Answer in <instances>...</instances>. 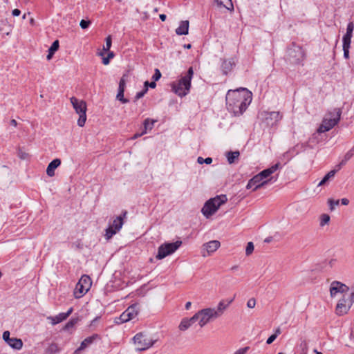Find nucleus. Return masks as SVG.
Segmentation results:
<instances>
[{
  "mask_svg": "<svg viewBox=\"0 0 354 354\" xmlns=\"http://www.w3.org/2000/svg\"><path fill=\"white\" fill-rule=\"evenodd\" d=\"M78 318H72L63 328L64 330H69L71 328H73L74 326L78 322Z\"/></svg>",
  "mask_w": 354,
  "mask_h": 354,
  "instance_id": "obj_38",
  "label": "nucleus"
},
{
  "mask_svg": "<svg viewBox=\"0 0 354 354\" xmlns=\"http://www.w3.org/2000/svg\"><path fill=\"white\" fill-rule=\"evenodd\" d=\"M117 324H122L131 320L130 317H129V314L127 313V310L124 311L120 315V316L118 318H117Z\"/></svg>",
  "mask_w": 354,
  "mask_h": 354,
  "instance_id": "obj_35",
  "label": "nucleus"
},
{
  "mask_svg": "<svg viewBox=\"0 0 354 354\" xmlns=\"http://www.w3.org/2000/svg\"><path fill=\"white\" fill-rule=\"evenodd\" d=\"M354 156V147L350 149L344 156L342 160L340 162V165H344L348 160H349Z\"/></svg>",
  "mask_w": 354,
  "mask_h": 354,
  "instance_id": "obj_36",
  "label": "nucleus"
},
{
  "mask_svg": "<svg viewBox=\"0 0 354 354\" xmlns=\"http://www.w3.org/2000/svg\"><path fill=\"white\" fill-rule=\"evenodd\" d=\"M18 156L22 159V160H25L28 157V153H27L25 151H23L21 149H19L18 151Z\"/></svg>",
  "mask_w": 354,
  "mask_h": 354,
  "instance_id": "obj_48",
  "label": "nucleus"
},
{
  "mask_svg": "<svg viewBox=\"0 0 354 354\" xmlns=\"http://www.w3.org/2000/svg\"><path fill=\"white\" fill-rule=\"evenodd\" d=\"M268 182V180H263L259 174L254 176L252 178L248 183L246 186L247 189H250L254 187L253 190L256 191L257 189L263 187Z\"/></svg>",
  "mask_w": 354,
  "mask_h": 354,
  "instance_id": "obj_14",
  "label": "nucleus"
},
{
  "mask_svg": "<svg viewBox=\"0 0 354 354\" xmlns=\"http://www.w3.org/2000/svg\"><path fill=\"white\" fill-rule=\"evenodd\" d=\"M259 118L266 127H274L277 125L283 118V114L279 111H263L259 113Z\"/></svg>",
  "mask_w": 354,
  "mask_h": 354,
  "instance_id": "obj_6",
  "label": "nucleus"
},
{
  "mask_svg": "<svg viewBox=\"0 0 354 354\" xmlns=\"http://www.w3.org/2000/svg\"><path fill=\"white\" fill-rule=\"evenodd\" d=\"M159 17L161 19V21H165L167 19V16L165 14H160L159 15Z\"/></svg>",
  "mask_w": 354,
  "mask_h": 354,
  "instance_id": "obj_61",
  "label": "nucleus"
},
{
  "mask_svg": "<svg viewBox=\"0 0 354 354\" xmlns=\"http://www.w3.org/2000/svg\"><path fill=\"white\" fill-rule=\"evenodd\" d=\"M193 75V68L190 67L185 75L183 76L178 82L172 84V91L180 97L185 96L190 89Z\"/></svg>",
  "mask_w": 354,
  "mask_h": 354,
  "instance_id": "obj_2",
  "label": "nucleus"
},
{
  "mask_svg": "<svg viewBox=\"0 0 354 354\" xmlns=\"http://www.w3.org/2000/svg\"><path fill=\"white\" fill-rule=\"evenodd\" d=\"M12 14L15 17H18L20 15L21 11L20 10L16 8L12 10Z\"/></svg>",
  "mask_w": 354,
  "mask_h": 354,
  "instance_id": "obj_55",
  "label": "nucleus"
},
{
  "mask_svg": "<svg viewBox=\"0 0 354 354\" xmlns=\"http://www.w3.org/2000/svg\"><path fill=\"white\" fill-rule=\"evenodd\" d=\"M105 41H106V44H105V46H103V51H100V52L97 53V55L100 57L104 56V52L109 51V50L111 47V44H112L111 36L109 35L108 37H106Z\"/></svg>",
  "mask_w": 354,
  "mask_h": 354,
  "instance_id": "obj_31",
  "label": "nucleus"
},
{
  "mask_svg": "<svg viewBox=\"0 0 354 354\" xmlns=\"http://www.w3.org/2000/svg\"><path fill=\"white\" fill-rule=\"evenodd\" d=\"M346 299L348 301L349 304H351L352 306L353 304L354 303V292H351L349 295L347 292L346 293Z\"/></svg>",
  "mask_w": 354,
  "mask_h": 354,
  "instance_id": "obj_49",
  "label": "nucleus"
},
{
  "mask_svg": "<svg viewBox=\"0 0 354 354\" xmlns=\"http://www.w3.org/2000/svg\"><path fill=\"white\" fill-rule=\"evenodd\" d=\"M58 48H59V41L55 40V41H53L51 46L48 49V53L46 57L48 60H50L53 57L54 53L58 50Z\"/></svg>",
  "mask_w": 354,
  "mask_h": 354,
  "instance_id": "obj_29",
  "label": "nucleus"
},
{
  "mask_svg": "<svg viewBox=\"0 0 354 354\" xmlns=\"http://www.w3.org/2000/svg\"><path fill=\"white\" fill-rule=\"evenodd\" d=\"M127 214V212L124 211L121 215L117 216L113 220L112 225L106 230L105 236L106 239H110L114 234L120 231L124 224V219L126 218Z\"/></svg>",
  "mask_w": 354,
  "mask_h": 354,
  "instance_id": "obj_8",
  "label": "nucleus"
},
{
  "mask_svg": "<svg viewBox=\"0 0 354 354\" xmlns=\"http://www.w3.org/2000/svg\"><path fill=\"white\" fill-rule=\"evenodd\" d=\"M249 349H250L249 346H245L244 348H241L238 349L234 353V354H245Z\"/></svg>",
  "mask_w": 354,
  "mask_h": 354,
  "instance_id": "obj_50",
  "label": "nucleus"
},
{
  "mask_svg": "<svg viewBox=\"0 0 354 354\" xmlns=\"http://www.w3.org/2000/svg\"><path fill=\"white\" fill-rule=\"evenodd\" d=\"M10 124L12 125L13 127H17V122L15 119H12L10 120Z\"/></svg>",
  "mask_w": 354,
  "mask_h": 354,
  "instance_id": "obj_62",
  "label": "nucleus"
},
{
  "mask_svg": "<svg viewBox=\"0 0 354 354\" xmlns=\"http://www.w3.org/2000/svg\"><path fill=\"white\" fill-rule=\"evenodd\" d=\"M91 279L88 275H83L79 280L75 289V296L80 298L85 295L91 286Z\"/></svg>",
  "mask_w": 354,
  "mask_h": 354,
  "instance_id": "obj_10",
  "label": "nucleus"
},
{
  "mask_svg": "<svg viewBox=\"0 0 354 354\" xmlns=\"http://www.w3.org/2000/svg\"><path fill=\"white\" fill-rule=\"evenodd\" d=\"M190 326H191V325H190V323H189L188 319L184 318L182 319L181 322L180 323L178 328L180 330L184 331V330H187V328H189Z\"/></svg>",
  "mask_w": 354,
  "mask_h": 354,
  "instance_id": "obj_37",
  "label": "nucleus"
},
{
  "mask_svg": "<svg viewBox=\"0 0 354 354\" xmlns=\"http://www.w3.org/2000/svg\"><path fill=\"white\" fill-rule=\"evenodd\" d=\"M182 245L181 241H176L174 243H165L160 245L158 249V253L156 256L157 259H162L175 252Z\"/></svg>",
  "mask_w": 354,
  "mask_h": 354,
  "instance_id": "obj_7",
  "label": "nucleus"
},
{
  "mask_svg": "<svg viewBox=\"0 0 354 354\" xmlns=\"http://www.w3.org/2000/svg\"><path fill=\"white\" fill-rule=\"evenodd\" d=\"M335 171L334 170L330 171L323 179L319 183L318 186L325 185L329 179L335 176Z\"/></svg>",
  "mask_w": 354,
  "mask_h": 354,
  "instance_id": "obj_33",
  "label": "nucleus"
},
{
  "mask_svg": "<svg viewBox=\"0 0 354 354\" xmlns=\"http://www.w3.org/2000/svg\"><path fill=\"white\" fill-rule=\"evenodd\" d=\"M125 84H126V80L124 79V75L122 76V77L120 79L119 82V86H118V93L116 96V99L119 101H120L122 103L125 104L129 102V100L127 98H124V93L125 90Z\"/></svg>",
  "mask_w": 354,
  "mask_h": 354,
  "instance_id": "obj_16",
  "label": "nucleus"
},
{
  "mask_svg": "<svg viewBox=\"0 0 354 354\" xmlns=\"http://www.w3.org/2000/svg\"><path fill=\"white\" fill-rule=\"evenodd\" d=\"M221 245V243L218 241L214 240L209 241L208 243H206L203 244V256L206 257L207 254L209 255L213 252H214Z\"/></svg>",
  "mask_w": 354,
  "mask_h": 354,
  "instance_id": "obj_15",
  "label": "nucleus"
},
{
  "mask_svg": "<svg viewBox=\"0 0 354 354\" xmlns=\"http://www.w3.org/2000/svg\"><path fill=\"white\" fill-rule=\"evenodd\" d=\"M60 348L58 346L56 343H51L49 346L45 349L44 354H57L60 352Z\"/></svg>",
  "mask_w": 354,
  "mask_h": 354,
  "instance_id": "obj_27",
  "label": "nucleus"
},
{
  "mask_svg": "<svg viewBox=\"0 0 354 354\" xmlns=\"http://www.w3.org/2000/svg\"><path fill=\"white\" fill-rule=\"evenodd\" d=\"M114 55H114L113 52L109 51L107 57L110 59L113 58L114 57Z\"/></svg>",
  "mask_w": 354,
  "mask_h": 354,
  "instance_id": "obj_63",
  "label": "nucleus"
},
{
  "mask_svg": "<svg viewBox=\"0 0 354 354\" xmlns=\"http://www.w3.org/2000/svg\"><path fill=\"white\" fill-rule=\"evenodd\" d=\"M348 290L349 288L346 285L337 281H333L330 288L331 297H335L338 292L346 295Z\"/></svg>",
  "mask_w": 354,
  "mask_h": 354,
  "instance_id": "obj_13",
  "label": "nucleus"
},
{
  "mask_svg": "<svg viewBox=\"0 0 354 354\" xmlns=\"http://www.w3.org/2000/svg\"><path fill=\"white\" fill-rule=\"evenodd\" d=\"M109 62H110V59L107 57L102 58V63L104 65H108L109 64Z\"/></svg>",
  "mask_w": 354,
  "mask_h": 354,
  "instance_id": "obj_58",
  "label": "nucleus"
},
{
  "mask_svg": "<svg viewBox=\"0 0 354 354\" xmlns=\"http://www.w3.org/2000/svg\"><path fill=\"white\" fill-rule=\"evenodd\" d=\"M341 203L343 205H348L349 203V201L348 199L346 198H342L341 199Z\"/></svg>",
  "mask_w": 354,
  "mask_h": 354,
  "instance_id": "obj_57",
  "label": "nucleus"
},
{
  "mask_svg": "<svg viewBox=\"0 0 354 354\" xmlns=\"http://www.w3.org/2000/svg\"><path fill=\"white\" fill-rule=\"evenodd\" d=\"M47 319L51 321V324L53 326L66 319V316H64V313H62L58 314L57 315H56L55 317H52V316L48 317Z\"/></svg>",
  "mask_w": 354,
  "mask_h": 354,
  "instance_id": "obj_28",
  "label": "nucleus"
},
{
  "mask_svg": "<svg viewBox=\"0 0 354 354\" xmlns=\"http://www.w3.org/2000/svg\"><path fill=\"white\" fill-rule=\"evenodd\" d=\"M8 344L12 348L20 350L23 347V342L21 339L12 337L8 342Z\"/></svg>",
  "mask_w": 354,
  "mask_h": 354,
  "instance_id": "obj_26",
  "label": "nucleus"
},
{
  "mask_svg": "<svg viewBox=\"0 0 354 354\" xmlns=\"http://www.w3.org/2000/svg\"><path fill=\"white\" fill-rule=\"evenodd\" d=\"M339 203V200H333V198H329L328 200V204L329 205V208H330V211H333L334 209H335V207L338 205Z\"/></svg>",
  "mask_w": 354,
  "mask_h": 354,
  "instance_id": "obj_42",
  "label": "nucleus"
},
{
  "mask_svg": "<svg viewBox=\"0 0 354 354\" xmlns=\"http://www.w3.org/2000/svg\"><path fill=\"white\" fill-rule=\"evenodd\" d=\"M146 133V131H143L141 133H136L133 137L132 139H136L138 137L142 136L143 134Z\"/></svg>",
  "mask_w": 354,
  "mask_h": 354,
  "instance_id": "obj_59",
  "label": "nucleus"
},
{
  "mask_svg": "<svg viewBox=\"0 0 354 354\" xmlns=\"http://www.w3.org/2000/svg\"><path fill=\"white\" fill-rule=\"evenodd\" d=\"M343 51H344V57L346 59H349V49L351 47L350 42H344L343 41Z\"/></svg>",
  "mask_w": 354,
  "mask_h": 354,
  "instance_id": "obj_39",
  "label": "nucleus"
},
{
  "mask_svg": "<svg viewBox=\"0 0 354 354\" xmlns=\"http://www.w3.org/2000/svg\"><path fill=\"white\" fill-rule=\"evenodd\" d=\"M133 339L134 343L138 346L137 349L139 351L147 350L151 347L156 342V340L150 338L144 333H137Z\"/></svg>",
  "mask_w": 354,
  "mask_h": 354,
  "instance_id": "obj_9",
  "label": "nucleus"
},
{
  "mask_svg": "<svg viewBox=\"0 0 354 354\" xmlns=\"http://www.w3.org/2000/svg\"><path fill=\"white\" fill-rule=\"evenodd\" d=\"M330 216L327 214H322L319 216V225L324 227L325 225H328L330 222Z\"/></svg>",
  "mask_w": 354,
  "mask_h": 354,
  "instance_id": "obj_34",
  "label": "nucleus"
},
{
  "mask_svg": "<svg viewBox=\"0 0 354 354\" xmlns=\"http://www.w3.org/2000/svg\"><path fill=\"white\" fill-rule=\"evenodd\" d=\"M342 111L340 109H335L333 113H330L329 118H325L320 127L318 128V133H324L333 128L339 121Z\"/></svg>",
  "mask_w": 354,
  "mask_h": 354,
  "instance_id": "obj_3",
  "label": "nucleus"
},
{
  "mask_svg": "<svg viewBox=\"0 0 354 354\" xmlns=\"http://www.w3.org/2000/svg\"><path fill=\"white\" fill-rule=\"evenodd\" d=\"M276 338H277V335H272L268 338L266 343L268 344H270L276 339Z\"/></svg>",
  "mask_w": 354,
  "mask_h": 354,
  "instance_id": "obj_54",
  "label": "nucleus"
},
{
  "mask_svg": "<svg viewBox=\"0 0 354 354\" xmlns=\"http://www.w3.org/2000/svg\"><path fill=\"white\" fill-rule=\"evenodd\" d=\"M3 339L8 344V342L10 340L11 337H10V332L6 330L3 333Z\"/></svg>",
  "mask_w": 354,
  "mask_h": 354,
  "instance_id": "obj_51",
  "label": "nucleus"
},
{
  "mask_svg": "<svg viewBox=\"0 0 354 354\" xmlns=\"http://www.w3.org/2000/svg\"><path fill=\"white\" fill-rule=\"evenodd\" d=\"M161 77V73L160 72V71L158 69H156L155 70V73L152 76V79L153 80V81H158L160 78Z\"/></svg>",
  "mask_w": 354,
  "mask_h": 354,
  "instance_id": "obj_46",
  "label": "nucleus"
},
{
  "mask_svg": "<svg viewBox=\"0 0 354 354\" xmlns=\"http://www.w3.org/2000/svg\"><path fill=\"white\" fill-rule=\"evenodd\" d=\"M91 24V21L89 20L86 21L84 19H82L80 26L82 29H86Z\"/></svg>",
  "mask_w": 354,
  "mask_h": 354,
  "instance_id": "obj_45",
  "label": "nucleus"
},
{
  "mask_svg": "<svg viewBox=\"0 0 354 354\" xmlns=\"http://www.w3.org/2000/svg\"><path fill=\"white\" fill-rule=\"evenodd\" d=\"M190 325L192 326L194 322H196L197 320L199 321V317L198 313H196L193 317H192L190 319H188Z\"/></svg>",
  "mask_w": 354,
  "mask_h": 354,
  "instance_id": "obj_52",
  "label": "nucleus"
},
{
  "mask_svg": "<svg viewBox=\"0 0 354 354\" xmlns=\"http://www.w3.org/2000/svg\"><path fill=\"white\" fill-rule=\"evenodd\" d=\"M351 306L346 299V295H343L336 306L335 313L339 316L344 315L348 313Z\"/></svg>",
  "mask_w": 354,
  "mask_h": 354,
  "instance_id": "obj_12",
  "label": "nucleus"
},
{
  "mask_svg": "<svg viewBox=\"0 0 354 354\" xmlns=\"http://www.w3.org/2000/svg\"><path fill=\"white\" fill-rule=\"evenodd\" d=\"M70 100L75 112L79 115L77 125L82 127L86 120V104L84 100H78L75 97H71Z\"/></svg>",
  "mask_w": 354,
  "mask_h": 354,
  "instance_id": "obj_4",
  "label": "nucleus"
},
{
  "mask_svg": "<svg viewBox=\"0 0 354 354\" xmlns=\"http://www.w3.org/2000/svg\"><path fill=\"white\" fill-rule=\"evenodd\" d=\"M279 165H280L279 163H276L275 165H272V167L261 171L258 174L264 180L265 178H267L271 174L274 173L279 168Z\"/></svg>",
  "mask_w": 354,
  "mask_h": 354,
  "instance_id": "obj_20",
  "label": "nucleus"
},
{
  "mask_svg": "<svg viewBox=\"0 0 354 354\" xmlns=\"http://www.w3.org/2000/svg\"><path fill=\"white\" fill-rule=\"evenodd\" d=\"M197 162L198 164H201V165H202L203 163L209 165V164H211L212 162V158H209V157L206 158H203L200 156V157H198L197 158Z\"/></svg>",
  "mask_w": 354,
  "mask_h": 354,
  "instance_id": "obj_43",
  "label": "nucleus"
},
{
  "mask_svg": "<svg viewBox=\"0 0 354 354\" xmlns=\"http://www.w3.org/2000/svg\"><path fill=\"white\" fill-rule=\"evenodd\" d=\"M192 305V303L190 301H188L185 304V309L189 310L190 306Z\"/></svg>",
  "mask_w": 354,
  "mask_h": 354,
  "instance_id": "obj_64",
  "label": "nucleus"
},
{
  "mask_svg": "<svg viewBox=\"0 0 354 354\" xmlns=\"http://www.w3.org/2000/svg\"><path fill=\"white\" fill-rule=\"evenodd\" d=\"M252 93L245 88L229 90L225 97L227 110L235 116L243 114L252 102Z\"/></svg>",
  "mask_w": 354,
  "mask_h": 354,
  "instance_id": "obj_1",
  "label": "nucleus"
},
{
  "mask_svg": "<svg viewBox=\"0 0 354 354\" xmlns=\"http://www.w3.org/2000/svg\"><path fill=\"white\" fill-rule=\"evenodd\" d=\"M126 310H127V313L129 314V317H130V319H132L137 316V315L140 310L139 304H133L131 305L130 306H129Z\"/></svg>",
  "mask_w": 354,
  "mask_h": 354,
  "instance_id": "obj_25",
  "label": "nucleus"
},
{
  "mask_svg": "<svg viewBox=\"0 0 354 354\" xmlns=\"http://www.w3.org/2000/svg\"><path fill=\"white\" fill-rule=\"evenodd\" d=\"M235 66V62L233 58L225 59L221 65V68L223 74L227 75L231 71L233 67Z\"/></svg>",
  "mask_w": 354,
  "mask_h": 354,
  "instance_id": "obj_21",
  "label": "nucleus"
},
{
  "mask_svg": "<svg viewBox=\"0 0 354 354\" xmlns=\"http://www.w3.org/2000/svg\"><path fill=\"white\" fill-rule=\"evenodd\" d=\"M61 165V160L59 158H55L51 161L46 169V174L48 176L53 177L55 176V170Z\"/></svg>",
  "mask_w": 354,
  "mask_h": 354,
  "instance_id": "obj_19",
  "label": "nucleus"
},
{
  "mask_svg": "<svg viewBox=\"0 0 354 354\" xmlns=\"http://www.w3.org/2000/svg\"><path fill=\"white\" fill-rule=\"evenodd\" d=\"M155 122H156V120H151L149 118L145 120V121H144L145 130L144 131H147V129H151L153 128Z\"/></svg>",
  "mask_w": 354,
  "mask_h": 354,
  "instance_id": "obj_41",
  "label": "nucleus"
},
{
  "mask_svg": "<svg viewBox=\"0 0 354 354\" xmlns=\"http://www.w3.org/2000/svg\"><path fill=\"white\" fill-rule=\"evenodd\" d=\"M232 301V299L228 301V304H225L223 301H221L217 306V308L215 309L216 312V315L219 317L223 313V311L227 308V306Z\"/></svg>",
  "mask_w": 354,
  "mask_h": 354,
  "instance_id": "obj_30",
  "label": "nucleus"
},
{
  "mask_svg": "<svg viewBox=\"0 0 354 354\" xmlns=\"http://www.w3.org/2000/svg\"><path fill=\"white\" fill-rule=\"evenodd\" d=\"M353 30H354V24H353V22L351 21L347 25L346 32L343 36L342 41L351 43V38L353 36Z\"/></svg>",
  "mask_w": 354,
  "mask_h": 354,
  "instance_id": "obj_23",
  "label": "nucleus"
},
{
  "mask_svg": "<svg viewBox=\"0 0 354 354\" xmlns=\"http://www.w3.org/2000/svg\"><path fill=\"white\" fill-rule=\"evenodd\" d=\"M199 317L198 324L202 328L205 326L212 319L218 318L215 308H207L198 312Z\"/></svg>",
  "mask_w": 354,
  "mask_h": 354,
  "instance_id": "obj_11",
  "label": "nucleus"
},
{
  "mask_svg": "<svg viewBox=\"0 0 354 354\" xmlns=\"http://www.w3.org/2000/svg\"><path fill=\"white\" fill-rule=\"evenodd\" d=\"M147 91H148V82L146 81L145 82V88L142 91L136 93V97H135V101L142 98L146 94Z\"/></svg>",
  "mask_w": 354,
  "mask_h": 354,
  "instance_id": "obj_40",
  "label": "nucleus"
},
{
  "mask_svg": "<svg viewBox=\"0 0 354 354\" xmlns=\"http://www.w3.org/2000/svg\"><path fill=\"white\" fill-rule=\"evenodd\" d=\"M94 339L95 336L88 337L86 339H84L82 342L80 347L75 351L73 354H77L80 351L85 349L88 345L93 343Z\"/></svg>",
  "mask_w": 354,
  "mask_h": 354,
  "instance_id": "obj_24",
  "label": "nucleus"
},
{
  "mask_svg": "<svg viewBox=\"0 0 354 354\" xmlns=\"http://www.w3.org/2000/svg\"><path fill=\"white\" fill-rule=\"evenodd\" d=\"M148 86L154 88L156 86V81L151 82L150 83L148 82Z\"/></svg>",
  "mask_w": 354,
  "mask_h": 354,
  "instance_id": "obj_60",
  "label": "nucleus"
},
{
  "mask_svg": "<svg viewBox=\"0 0 354 354\" xmlns=\"http://www.w3.org/2000/svg\"><path fill=\"white\" fill-rule=\"evenodd\" d=\"M301 353L300 354H308V345L306 342H302L300 345Z\"/></svg>",
  "mask_w": 354,
  "mask_h": 354,
  "instance_id": "obj_47",
  "label": "nucleus"
},
{
  "mask_svg": "<svg viewBox=\"0 0 354 354\" xmlns=\"http://www.w3.org/2000/svg\"><path fill=\"white\" fill-rule=\"evenodd\" d=\"M256 305V301L254 299H250L248 302H247V306L248 308H254Z\"/></svg>",
  "mask_w": 354,
  "mask_h": 354,
  "instance_id": "obj_53",
  "label": "nucleus"
},
{
  "mask_svg": "<svg viewBox=\"0 0 354 354\" xmlns=\"http://www.w3.org/2000/svg\"><path fill=\"white\" fill-rule=\"evenodd\" d=\"M73 308H70L66 313H63L64 315L66 316V319L73 313Z\"/></svg>",
  "mask_w": 354,
  "mask_h": 354,
  "instance_id": "obj_56",
  "label": "nucleus"
},
{
  "mask_svg": "<svg viewBox=\"0 0 354 354\" xmlns=\"http://www.w3.org/2000/svg\"><path fill=\"white\" fill-rule=\"evenodd\" d=\"M254 251V245L252 242H248L245 249V254L247 256L250 255Z\"/></svg>",
  "mask_w": 354,
  "mask_h": 354,
  "instance_id": "obj_44",
  "label": "nucleus"
},
{
  "mask_svg": "<svg viewBox=\"0 0 354 354\" xmlns=\"http://www.w3.org/2000/svg\"><path fill=\"white\" fill-rule=\"evenodd\" d=\"M227 201V196L225 194H221L215 196L214 198H212L207 201V204L209 205L214 203L216 207L217 210L218 208L225 203Z\"/></svg>",
  "mask_w": 354,
  "mask_h": 354,
  "instance_id": "obj_18",
  "label": "nucleus"
},
{
  "mask_svg": "<svg viewBox=\"0 0 354 354\" xmlns=\"http://www.w3.org/2000/svg\"><path fill=\"white\" fill-rule=\"evenodd\" d=\"M217 211L216 207L214 203L208 205L207 201L205 202L203 207L201 209L203 214L206 217L209 218L212 216Z\"/></svg>",
  "mask_w": 354,
  "mask_h": 354,
  "instance_id": "obj_17",
  "label": "nucleus"
},
{
  "mask_svg": "<svg viewBox=\"0 0 354 354\" xmlns=\"http://www.w3.org/2000/svg\"><path fill=\"white\" fill-rule=\"evenodd\" d=\"M240 153L239 151H229L227 153L226 156L227 161L230 164H232L235 162V160L239 158Z\"/></svg>",
  "mask_w": 354,
  "mask_h": 354,
  "instance_id": "obj_32",
  "label": "nucleus"
},
{
  "mask_svg": "<svg viewBox=\"0 0 354 354\" xmlns=\"http://www.w3.org/2000/svg\"><path fill=\"white\" fill-rule=\"evenodd\" d=\"M287 57L290 63L297 64L304 60L305 52L300 46L292 43L287 50Z\"/></svg>",
  "mask_w": 354,
  "mask_h": 354,
  "instance_id": "obj_5",
  "label": "nucleus"
},
{
  "mask_svg": "<svg viewBox=\"0 0 354 354\" xmlns=\"http://www.w3.org/2000/svg\"><path fill=\"white\" fill-rule=\"evenodd\" d=\"M189 31V21H181L180 26L176 29V33L178 35H186Z\"/></svg>",
  "mask_w": 354,
  "mask_h": 354,
  "instance_id": "obj_22",
  "label": "nucleus"
}]
</instances>
